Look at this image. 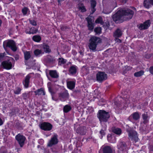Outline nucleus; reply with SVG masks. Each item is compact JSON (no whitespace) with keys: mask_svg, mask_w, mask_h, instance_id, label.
Returning <instances> with one entry per match:
<instances>
[{"mask_svg":"<svg viewBox=\"0 0 153 153\" xmlns=\"http://www.w3.org/2000/svg\"><path fill=\"white\" fill-rule=\"evenodd\" d=\"M101 42V40L100 38L95 36L91 37L88 45L89 49L93 51H95L97 45Z\"/></svg>","mask_w":153,"mask_h":153,"instance_id":"1","label":"nucleus"},{"mask_svg":"<svg viewBox=\"0 0 153 153\" xmlns=\"http://www.w3.org/2000/svg\"><path fill=\"white\" fill-rule=\"evenodd\" d=\"M98 117L100 122L102 126L103 124H105L106 123L110 117V115L108 112L103 110H100L98 111Z\"/></svg>","mask_w":153,"mask_h":153,"instance_id":"2","label":"nucleus"},{"mask_svg":"<svg viewBox=\"0 0 153 153\" xmlns=\"http://www.w3.org/2000/svg\"><path fill=\"white\" fill-rule=\"evenodd\" d=\"M122 11L123 18L125 20L131 19L134 13L133 10L129 9L126 10L122 9Z\"/></svg>","mask_w":153,"mask_h":153,"instance_id":"3","label":"nucleus"},{"mask_svg":"<svg viewBox=\"0 0 153 153\" xmlns=\"http://www.w3.org/2000/svg\"><path fill=\"white\" fill-rule=\"evenodd\" d=\"M13 61V58L10 57L7 60L2 62L1 63L2 67L7 70L11 69L13 67L12 62Z\"/></svg>","mask_w":153,"mask_h":153,"instance_id":"4","label":"nucleus"},{"mask_svg":"<svg viewBox=\"0 0 153 153\" xmlns=\"http://www.w3.org/2000/svg\"><path fill=\"white\" fill-rule=\"evenodd\" d=\"M3 46L4 48L8 47L10 48L14 51H15L17 50V47L15 43L12 40H9L4 42Z\"/></svg>","mask_w":153,"mask_h":153,"instance_id":"5","label":"nucleus"},{"mask_svg":"<svg viewBox=\"0 0 153 153\" xmlns=\"http://www.w3.org/2000/svg\"><path fill=\"white\" fill-rule=\"evenodd\" d=\"M127 131L128 133L129 138L131 140H134L135 142L138 141V138L136 131L131 129H127Z\"/></svg>","mask_w":153,"mask_h":153,"instance_id":"6","label":"nucleus"},{"mask_svg":"<svg viewBox=\"0 0 153 153\" xmlns=\"http://www.w3.org/2000/svg\"><path fill=\"white\" fill-rule=\"evenodd\" d=\"M122 9L118 10L117 12L113 16V20L116 22L122 20L123 18Z\"/></svg>","mask_w":153,"mask_h":153,"instance_id":"7","label":"nucleus"},{"mask_svg":"<svg viewBox=\"0 0 153 153\" xmlns=\"http://www.w3.org/2000/svg\"><path fill=\"white\" fill-rule=\"evenodd\" d=\"M96 78L98 81L101 82L107 79V75L104 72H99L97 74Z\"/></svg>","mask_w":153,"mask_h":153,"instance_id":"8","label":"nucleus"},{"mask_svg":"<svg viewBox=\"0 0 153 153\" xmlns=\"http://www.w3.org/2000/svg\"><path fill=\"white\" fill-rule=\"evenodd\" d=\"M58 136L56 134H54L49 140L47 146L49 147H51L54 145H55L58 143Z\"/></svg>","mask_w":153,"mask_h":153,"instance_id":"9","label":"nucleus"},{"mask_svg":"<svg viewBox=\"0 0 153 153\" xmlns=\"http://www.w3.org/2000/svg\"><path fill=\"white\" fill-rule=\"evenodd\" d=\"M15 138L18 141L20 146L22 147L23 146L26 138L25 136L19 134L15 137Z\"/></svg>","mask_w":153,"mask_h":153,"instance_id":"10","label":"nucleus"},{"mask_svg":"<svg viewBox=\"0 0 153 153\" xmlns=\"http://www.w3.org/2000/svg\"><path fill=\"white\" fill-rule=\"evenodd\" d=\"M41 128L44 131H49L52 128V125L48 122L42 123L40 126Z\"/></svg>","mask_w":153,"mask_h":153,"instance_id":"11","label":"nucleus"},{"mask_svg":"<svg viewBox=\"0 0 153 153\" xmlns=\"http://www.w3.org/2000/svg\"><path fill=\"white\" fill-rule=\"evenodd\" d=\"M69 97V95L67 91L61 93L59 94V98L62 101H65L67 100Z\"/></svg>","mask_w":153,"mask_h":153,"instance_id":"12","label":"nucleus"},{"mask_svg":"<svg viewBox=\"0 0 153 153\" xmlns=\"http://www.w3.org/2000/svg\"><path fill=\"white\" fill-rule=\"evenodd\" d=\"M150 21L149 20H148L146 22H145L143 24H141L138 25L139 28L140 30H142L146 29L147 28L150 26Z\"/></svg>","mask_w":153,"mask_h":153,"instance_id":"13","label":"nucleus"},{"mask_svg":"<svg viewBox=\"0 0 153 153\" xmlns=\"http://www.w3.org/2000/svg\"><path fill=\"white\" fill-rule=\"evenodd\" d=\"M86 20L88 22V27L89 30H93L94 28V24L92 22V19L89 17L86 18Z\"/></svg>","mask_w":153,"mask_h":153,"instance_id":"14","label":"nucleus"},{"mask_svg":"<svg viewBox=\"0 0 153 153\" xmlns=\"http://www.w3.org/2000/svg\"><path fill=\"white\" fill-rule=\"evenodd\" d=\"M30 76L29 74H28L26 76L23 81V83L25 88H27L28 87L30 83Z\"/></svg>","mask_w":153,"mask_h":153,"instance_id":"15","label":"nucleus"},{"mask_svg":"<svg viewBox=\"0 0 153 153\" xmlns=\"http://www.w3.org/2000/svg\"><path fill=\"white\" fill-rule=\"evenodd\" d=\"M76 132L81 135H84L85 134L86 130L85 127H81L77 128L76 130Z\"/></svg>","mask_w":153,"mask_h":153,"instance_id":"16","label":"nucleus"},{"mask_svg":"<svg viewBox=\"0 0 153 153\" xmlns=\"http://www.w3.org/2000/svg\"><path fill=\"white\" fill-rule=\"evenodd\" d=\"M37 31V29L33 27L29 28L28 29L27 28L25 30V32L27 34H34L36 33Z\"/></svg>","mask_w":153,"mask_h":153,"instance_id":"17","label":"nucleus"},{"mask_svg":"<svg viewBox=\"0 0 153 153\" xmlns=\"http://www.w3.org/2000/svg\"><path fill=\"white\" fill-rule=\"evenodd\" d=\"M122 34V31L120 29H117L114 33V36L115 37H120Z\"/></svg>","mask_w":153,"mask_h":153,"instance_id":"18","label":"nucleus"},{"mask_svg":"<svg viewBox=\"0 0 153 153\" xmlns=\"http://www.w3.org/2000/svg\"><path fill=\"white\" fill-rule=\"evenodd\" d=\"M36 95H45V92L44 89L41 88L34 91Z\"/></svg>","mask_w":153,"mask_h":153,"instance_id":"19","label":"nucleus"},{"mask_svg":"<svg viewBox=\"0 0 153 153\" xmlns=\"http://www.w3.org/2000/svg\"><path fill=\"white\" fill-rule=\"evenodd\" d=\"M67 85L68 88L70 89L74 88L75 86V82L74 81H70L67 82Z\"/></svg>","mask_w":153,"mask_h":153,"instance_id":"20","label":"nucleus"},{"mask_svg":"<svg viewBox=\"0 0 153 153\" xmlns=\"http://www.w3.org/2000/svg\"><path fill=\"white\" fill-rule=\"evenodd\" d=\"M49 74L50 76L53 78H57L59 76L56 71L51 70L49 72Z\"/></svg>","mask_w":153,"mask_h":153,"instance_id":"21","label":"nucleus"},{"mask_svg":"<svg viewBox=\"0 0 153 153\" xmlns=\"http://www.w3.org/2000/svg\"><path fill=\"white\" fill-rule=\"evenodd\" d=\"M103 153H112V149L110 147L106 146L103 149Z\"/></svg>","mask_w":153,"mask_h":153,"instance_id":"22","label":"nucleus"},{"mask_svg":"<svg viewBox=\"0 0 153 153\" xmlns=\"http://www.w3.org/2000/svg\"><path fill=\"white\" fill-rule=\"evenodd\" d=\"M96 5V1L95 0H92L91 1V10L92 13L91 14H93L96 10L95 7Z\"/></svg>","mask_w":153,"mask_h":153,"instance_id":"23","label":"nucleus"},{"mask_svg":"<svg viewBox=\"0 0 153 153\" xmlns=\"http://www.w3.org/2000/svg\"><path fill=\"white\" fill-rule=\"evenodd\" d=\"M46 61L48 63H53L55 61V59L54 57L48 55L46 59Z\"/></svg>","mask_w":153,"mask_h":153,"instance_id":"24","label":"nucleus"},{"mask_svg":"<svg viewBox=\"0 0 153 153\" xmlns=\"http://www.w3.org/2000/svg\"><path fill=\"white\" fill-rule=\"evenodd\" d=\"M140 116L137 112H135L132 114L129 117V118L132 117L134 120H137L140 118Z\"/></svg>","mask_w":153,"mask_h":153,"instance_id":"25","label":"nucleus"},{"mask_svg":"<svg viewBox=\"0 0 153 153\" xmlns=\"http://www.w3.org/2000/svg\"><path fill=\"white\" fill-rule=\"evenodd\" d=\"M112 130L113 132L117 134H120L121 133V129L116 127H112Z\"/></svg>","mask_w":153,"mask_h":153,"instance_id":"26","label":"nucleus"},{"mask_svg":"<svg viewBox=\"0 0 153 153\" xmlns=\"http://www.w3.org/2000/svg\"><path fill=\"white\" fill-rule=\"evenodd\" d=\"M24 55L25 60H27L31 57V53L30 51H25L24 52Z\"/></svg>","mask_w":153,"mask_h":153,"instance_id":"27","label":"nucleus"},{"mask_svg":"<svg viewBox=\"0 0 153 153\" xmlns=\"http://www.w3.org/2000/svg\"><path fill=\"white\" fill-rule=\"evenodd\" d=\"M76 66H71L70 68L69 72L71 74H74L76 73Z\"/></svg>","mask_w":153,"mask_h":153,"instance_id":"28","label":"nucleus"},{"mask_svg":"<svg viewBox=\"0 0 153 153\" xmlns=\"http://www.w3.org/2000/svg\"><path fill=\"white\" fill-rule=\"evenodd\" d=\"M34 54L36 56H39L41 55L44 53V52L40 50L36 49L34 52Z\"/></svg>","mask_w":153,"mask_h":153,"instance_id":"29","label":"nucleus"},{"mask_svg":"<svg viewBox=\"0 0 153 153\" xmlns=\"http://www.w3.org/2000/svg\"><path fill=\"white\" fill-rule=\"evenodd\" d=\"M118 148L120 150H123L126 148V144L125 142H123L120 143L118 145Z\"/></svg>","mask_w":153,"mask_h":153,"instance_id":"30","label":"nucleus"},{"mask_svg":"<svg viewBox=\"0 0 153 153\" xmlns=\"http://www.w3.org/2000/svg\"><path fill=\"white\" fill-rule=\"evenodd\" d=\"M142 117L143 120V123L146 124L148 122L149 117L147 114H144L142 115Z\"/></svg>","mask_w":153,"mask_h":153,"instance_id":"31","label":"nucleus"},{"mask_svg":"<svg viewBox=\"0 0 153 153\" xmlns=\"http://www.w3.org/2000/svg\"><path fill=\"white\" fill-rule=\"evenodd\" d=\"M102 126L103 127L101 130L100 132V134L101 135V138L102 137L103 135H105V133L104 132V131L106 130L107 127L106 124H103V126Z\"/></svg>","mask_w":153,"mask_h":153,"instance_id":"32","label":"nucleus"},{"mask_svg":"<svg viewBox=\"0 0 153 153\" xmlns=\"http://www.w3.org/2000/svg\"><path fill=\"white\" fill-rule=\"evenodd\" d=\"M78 8L79 10H81L82 12H84L86 11V9L85 7L84 6L83 4L79 3L78 4Z\"/></svg>","mask_w":153,"mask_h":153,"instance_id":"33","label":"nucleus"},{"mask_svg":"<svg viewBox=\"0 0 153 153\" xmlns=\"http://www.w3.org/2000/svg\"><path fill=\"white\" fill-rule=\"evenodd\" d=\"M33 40L36 42H39L41 40V38L39 35H35L32 37Z\"/></svg>","mask_w":153,"mask_h":153,"instance_id":"34","label":"nucleus"},{"mask_svg":"<svg viewBox=\"0 0 153 153\" xmlns=\"http://www.w3.org/2000/svg\"><path fill=\"white\" fill-rule=\"evenodd\" d=\"M43 49L44 51L46 53H49L51 51V49H50L49 46L46 44L43 45Z\"/></svg>","mask_w":153,"mask_h":153,"instance_id":"35","label":"nucleus"},{"mask_svg":"<svg viewBox=\"0 0 153 153\" xmlns=\"http://www.w3.org/2000/svg\"><path fill=\"white\" fill-rule=\"evenodd\" d=\"M71 109V107L70 105H65L63 108V110L64 112L67 113Z\"/></svg>","mask_w":153,"mask_h":153,"instance_id":"36","label":"nucleus"},{"mask_svg":"<svg viewBox=\"0 0 153 153\" xmlns=\"http://www.w3.org/2000/svg\"><path fill=\"white\" fill-rule=\"evenodd\" d=\"M144 74V71H140L134 74V76L136 77H139L143 75Z\"/></svg>","mask_w":153,"mask_h":153,"instance_id":"37","label":"nucleus"},{"mask_svg":"<svg viewBox=\"0 0 153 153\" xmlns=\"http://www.w3.org/2000/svg\"><path fill=\"white\" fill-rule=\"evenodd\" d=\"M151 4L150 1H149V0H145L144 1L143 4L146 7L149 8Z\"/></svg>","mask_w":153,"mask_h":153,"instance_id":"38","label":"nucleus"},{"mask_svg":"<svg viewBox=\"0 0 153 153\" xmlns=\"http://www.w3.org/2000/svg\"><path fill=\"white\" fill-rule=\"evenodd\" d=\"M58 64L61 65L62 64L65 63L66 62V60L62 58H59L58 59Z\"/></svg>","mask_w":153,"mask_h":153,"instance_id":"39","label":"nucleus"},{"mask_svg":"<svg viewBox=\"0 0 153 153\" xmlns=\"http://www.w3.org/2000/svg\"><path fill=\"white\" fill-rule=\"evenodd\" d=\"M21 89L19 87H17L15 90H14L13 91L14 93L16 94H18L20 93Z\"/></svg>","mask_w":153,"mask_h":153,"instance_id":"40","label":"nucleus"},{"mask_svg":"<svg viewBox=\"0 0 153 153\" xmlns=\"http://www.w3.org/2000/svg\"><path fill=\"white\" fill-rule=\"evenodd\" d=\"M101 29L100 27H97L94 29V31L96 34H100L101 32Z\"/></svg>","mask_w":153,"mask_h":153,"instance_id":"41","label":"nucleus"},{"mask_svg":"<svg viewBox=\"0 0 153 153\" xmlns=\"http://www.w3.org/2000/svg\"><path fill=\"white\" fill-rule=\"evenodd\" d=\"M95 22L97 23H100L102 24L103 23L102 18L101 17H99L95 21Z\"/></svg>","mask_w":153,"mask_h":153,"instance_id":"42","label":"nucleus"},{"mask_svg":"<svg viewBox=\"0 0 153 153\" xmlns=\"http://www.w3.org/2000/svg\"><path fill=\"white\" fill-rule=\"evenodd\" d=\"M6 53H0V61L3 59L6 55Z\"/></svg>","mask_w":153,"mask_h":153,"instance_id":"43","label":"nucleus"},{"mask_svg":"<svg viewBox=\"0 0 153 153\" xmlns=\"http://www.w3.org/2000/svg\"><path fill=\"white\" fill-rule=\"evenodd\" d=\"M30 22L31 24L33 26H36L37 25L36 22L33 19H29Z\"/></svg>","mask_w":153,"mask_h":153,"instance_id":"44","label":"nucleus"},{"mask_svg":"<svg viewBox=\"0 0 153 153\" xmlns=\"http://www.w3.org/2000/svg\"><path fill=\"white\" fill-rule=\"evenodd\" d=\"M48 90L51 93V94H52L53 92L52 91V90L51 89V83L48 82Z\"/></svg>","mask_w":153,"mask_h":153,"instance_id":"45","label":"nucleus"},{"mask_svg":"<svg viewBox=\"0 0 153 153\" xmlns=\"http://www.w3.org/2000/svg\"><path fill=\"white\" fill-rule=\"evenodd\" d=\"M27 8L26 7H25L22 9V12L24 15H25L27 14Z\"/></svg>","mask_w":153,"mask_h":153,"instance_id":"46","label":"nucleus"},{"mask_svg":"<svg viewBox=\"0 0 153 153\" xmlns=\"http://www.w3.org/2000/svg\"><path fill=\"white\" fill-rule=\"evenodd\" d=\"M28 94L27 93H24L22 94V97L23 99L25 100L27 99L28 97Z\"/></svg>","mask_w":153,"mask_h":153,"instance_id":"47","label":"nucleus"},{"mask_svg":"<svg viewBox=\"0 0 153 153\" xmlns=\"http://www.w3.org/2000/svg\"><path fill=\"white\" fill-rule=\"evenodd\" d=\"M118 37H115V41L116 42H119V43H121L122 42V41L121 40L118 38Z\"/></svg>","mask_w":153,"mask_h":153,"instance_id":"48","label":"nucleus"},{"mask_svg":"<svg viewBox=\"0 0 153 153\" xmlns=\"http://www.w3.org/2000/svg\"><path fill=\"white\" fill-rule=\"evenodd\" d=\"M116 4V2L115 0L114 1V2L113 3V6H112V9H113L114 7H115Z\"/></svg>","mask_w":153,"mask_h":153,"instance_id":"49","label":"nucleus"},{"mask_svg":"<svg viewBox=\"0 0 153 153\" xmlns=\"http://www.w3.org/2000/svg\"><path fill=\"white\" fill-rule=\"evenodd\" d=\"M149 71L151 74H153V66L150 68Z\"/></svg>","mask_w":153,"mask_h":153,"instance_id":"50","label":"nucleus"},{"mask_svg":"<svg viewBox=\"0 0 153 153\" xmlns=\"http://www.w3.org/2000/svg\"><path fill=\"white\" fill-rule=\"evenodd\" d=\"M0 153H7L5 150H3L2 148L0 149Z\"/></svg>","mask_w":153,"mask_h":153,"instance_id":"51","label":"nucleus"},{"mask_svg":"<svg viewBox=\"0 0 153 153\" xmlns=\"http://www.w3.org/2000/svg\"><path fill=\"white\" fill-rule=\"evenodd\" d=\"M114 105H116L117 107H120V104L117 102L115 101L114 102Z\"/></svg>","mask_w":153,"mask_h":153,"instance_id":"52","label":"nucleus"},{"mask_svg":"<svg viewBox=\"0 0 153 153\" xmlns=\"http://www.w3.org/2000/svg\"><path fill=\"white\" fill-rule=\"evenodd\" d=\"M3 122L2 120L0 117V126L2 125L3 124Z\"/></svg>","mask_w":153,"mask_h":153,"instance_id":"53","label":"nucleus"},{"mask_svg":"<svg viewBox=\"0 0 153 153\" xmlns=\"http://www.w3.org/2000/svg\"><path fill=\"white\" fill-rule=\"evenodd\" d=\"M15 58L16 60H18L19 59V56L17 55H16L15 56Z\"/></svg>","mask_w":153,"mask_h":153,"instance_id":"54","label":"nucleus"},{"mask_svg":"<svg viewBox=\"0 0 153 153\" xmlns=\"http://www.w3.org/2000/svg\"><path fill=\"white\" fill-rule=\"evenodd\" d=\"M151 4L153 5V0H150Z\"/></svg>","mask_w":153,"mask_h":153,"instance_id":"55","label":"nucleus"},{"mask_svg":"<svg viewBox=\"0 0 153 153\" xmlns=\"http://www.w3.org/2000/svg\"><path fill=\"white\" fill-rule=\"evenodd\" d=\"M52 99L53 100H55V101H56V100H55L54 99V97L53 96H52Z\"/></svg>","mask_w":153,"mask_h":153,"instance_id":"56","label":"nucleus"},{"mask_svg":"<svg viewBox=\"0 0 153 153\" xmlns=\"http://www.w3.org/2000/svg\"><path fill=\"white\" fill-rule=\"evenodd\" d=\"M1 23H2V21H1V20L0 19V27L1 25Z\"/></svg>","mask_w":153,"mask_h":153,"instance_id":"57","label":"nucleus"},{"mask_svg":"<svg viewBox=\"0 0 153 153\" xmlns=\"http://www.w3.org/2000/svg\"><path fill=\"white\" fill-rule=\"evenodd\" d=\"M79 53L81 54H82V55L83 54V53H82V52L80 51Z\"/></svg>","mask_w":153,"mask_h":153,"instance_id":"58","label":"nucleus"},{"mask_svg":"<svg viewBox=\"0 0 153 153\" xmlns=\"http://www.w3.org/2000/svg\"><path fill=\"white\" fill-rule=\"evenodd\" d=\"M74 53L75 54H76L77 53V52L75 51H74Z\"/></svg>","mask_w":153,"mask_h":153,"instance_id":"59","label":"nucleus"},{"mask_svg":"<svg viewBox=\"0 0 153 153\" xmlns=\"http://www.w3.org/2000/svg\"><path fill=\"white\" fill-rule=\"evenodd\" d=\"M11 2H12V1H13V0H9Z\"/></svg>","mask_w":153,"mask_h":153,"instance_id":"60","label":"nucleus"},{"mask_svg":"<svg viewBox=\"0 0 153 153\" xmlns=\"http://www.w3.org/2000/svg\"><path fill=\"white\" fill-rule=\"evenodd\" d=\"M127 103H129V102L128 101H127Z\"/></svg>","mask_w":153,"mask_h":153,"instance_id":"61","label":"nucleus"},{"mask_svg":"<svg viewBox=\"0 0 153 153\" xmlns=\"http://www.w3.org/2000/svg\"><path fill=\"white\" fill-rule=\"evenodd\" d=\"M16 28H17L18 27V26H16Z\"/></svg>","mask_w":153,"mask_h":153,"instance_id":"62","label":"nucleus"}]
</instances>
